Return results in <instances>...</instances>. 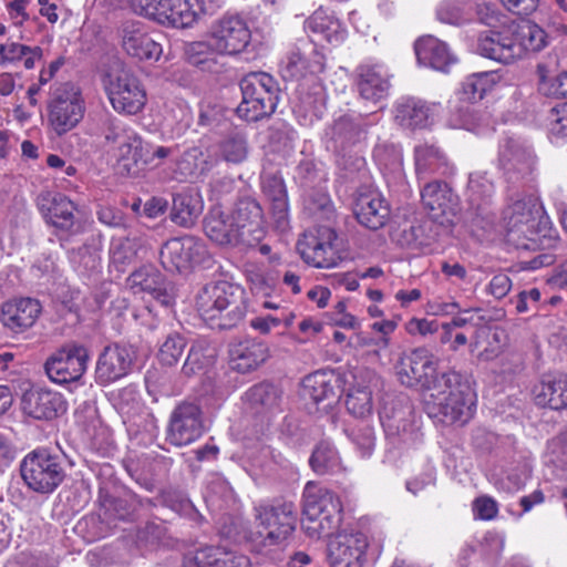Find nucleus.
<instances>
[{"label": "nucleus", "instance_id": "obj_10", "mask_svg": "<svg viewBox=\"0 0 567 567\" xmlns=\"http://www.w3.org/2000/svg\"><path fill=\"white\" fill-rule=\"evenodd\" d=\"M85 106L79 89L70 82L60 84L48 104V120L58 135L73 130L83 118Z\"/></svg>", "mask_w": 567, "mask_h": 567}, {"label": "nucleus", "instance_id": "obj_16", "mask_svg": "<svg viewBox=\"0 0 567 567\" xmlns=\"http://www.w3.org/2000/svg\"><path fill=\"white\" fill-rule=\"evenodd\" d=\"M89 359V350L85 347L72 344L48 358L44 370L55 383L78 381L86 371Z\"/></svg>", "mask_w": 567, "mask_h": 567}, {"label": "nucleus", "instance_id": "obj_52", "mask_svg": "<svg viewBox=\"0 0 567 567\" xmlns=\"http://www.w3.org/2000/svg\"><path fill=\"white\" fill-rule=\"evenodd\" d=\"M493 85L494 79L491 73H474L462 83L461 99L471 103L477 102L484 97Z\"/></svg>", "mask_w": 567, "mask_h": 567}, {"label": "nucleus", "instance_id": "obj_62", "mask_svg": "<svg viewBox=\"0 0 567 567\" xmlns=\"http://www.w3.org/2000/svg\"><path fill=\"white\" fill-rule=\"evenodd\" d=\"M548 122L553 134L567 135V103L554 106L549 111Z\"/></svg>", "mask_w": 567, "mask_h": 567}, {"label": "nucleus", "instance_id": "obj_1", "mask_svg": "<svg viewBox=\"0 0 567 567\" xmlns=\"http://www.w3.org/2000/svg\"><path fill=\"white\" fill-rule=\"evenodd\" d=\"M202 319L213 329L236 328L247 313V296L243 287L226 280L207 284L196 297Z\"/></svg>", "mask_w": 567, "mask_h": 567}, {"label": "nucleus", "instance_id": "obj_37", "mask_svg": "<svg viewBox=\"0 0 567 567\" xmlns=\"http://www.w3.org/2000/svg\"><path fill=\"white\" fill-rule=\"evenodd\" d=\"M535 403L551 410L567 409V377L543 380L534 386Z\"/></svg>", "mask_w": 567, "mask_h": 567}, {"label": "nucleus", "instance_id": "obj_4", "mask_svg": "<svg viewBox=\"0 0 567 567\" xmlns=\"http://www.w3.org/2000/svg\"><path fill=\"white\" fill-rule=\"evenodd\" d=\"M506 239L517 249L533 250L539 245L542 208L533 197L513 202L503 213Z\"/></svg>", "mask_w": 567, "mask_h": 567}, {"label": "nucleus", "instance_id": "obj_17", "mask_svg": "<svg viewBox=\"0 0 567 567\" xmlns=\"http://www.w3.org/2000/svg\"><path fill=\"white\" fill-rule=\"evenodd\" d=\"M369 540L361 532L339 533L327 546V559L330 567H357L364 564Z\"/></svg>", "mask_w": 567, "mask_h": 567}, {"label": "nucleus", "instance_id": "obj_19", "mask_svg": "<svg viewBox=\"0 0 567 567\" xmlns=\"http://www.w3.org/2000/svg\"><path fill=\"white\" fill-rule=\"evenodd\" d=\"M475 406V395L473 391L460 393L453 396H442L437 401H426L427 413L444 424L467 423L473 414Z\"/></svg>", "mask_w": 567, "mask_h": 567}, {"label": "nucleus", "instance_id": "obj_46", "mask_svg": "<svg viewBox=\"0 0 567 567\" xmlns=\"http://www.w3.org/2000/svg\"><path fill=\"white\" fill-rule=\"evenodd\" d=\"M309 464L320 475L336 474L343 471L338 451L327 441H321L315 446Z\"/></svg>", "mask_w": 567, "mask_h": 567}, {"label": "nucleus", "instance_id": "obj_38", "mask_svg": "<svg viewBox=\"0 0 567 567\" xmlns=\"http://www.w3.org/2000/svg\"><path fill=\"white\" fill-rule=\"evenodd\" d=\"M357 86L361 97L378 102L388 95L389 81L386 76L371 65H360L357 69Z\"/></svg>", "mask_w": 567, "mask_h": 567}, {"label": "nucleus", "instance_id": "obj_18", "mask_svg": "<svg viewBox=\"0 0 567 567\" xmlns=\"http://www.w3.org/2000/svg\"><path fill=\"white\" fill-rule=\"evenodd\" d=\"M135 360L132 347L111 343L103 348L95 365V381L100 385L115 382L131 371Z\"/></svg>", "mask_w": 567, "mask_h": 567}, {"label": "nucleus", "instance_id": "obj_33", "mask_svg": "<svg viewBox=\"0 0 567 567\" xmlns=\"http://www.w3.org/2000/svg\"><path fill=\"white\" fill-rule=\"evenodd\" d=\"M302 385L305 395L315 403L327 401L330 405L339 398L340 379L332 371H316L303 379Z\"/></svg>", "mask_w": 567, "mask_h": 567}, {"label": "nucleus", "instance_id": "obj_24", "mask_svg": "<svg viewBox=\"0 0 567 567\" xmlns=\"http://www.w3.org/2000/svg\"><path fill=\"white\" fill-rule=\"evenodd\" d=\"M38 206L47 223L69 231L75 224V204L60 193L44 192L38 196Z\"/></svg>", "mask_w": 567, "mask_h": 567}, {"label": "nucleus", "instance_id": "obj_34", "mask_svg": "<svg viewBox=\"0 0 567 567\" xmlns=\"http://www.w3.org/2000/svg\"><path fill=\"white\" fill-rule=\"evenodd\" d=\"M262 190L270 200L271 215L276 227L284 230L287 228L288 197L284 179L280 176L269 174L262 178Z\"/></svg>", "mask_w": 567, "mask_h": 567}, {"label": "nucleus", "instance_id": "obj_21", "mask_svg": "<svg viewBox=\"0 0 567 567\" xmlns=\"http://www.w3.org/2000/svg\"><path fill=\"white\" fill-rule=\"evenodd\" d=\"M127 284L134 293L146 292L161 305L168 307L175 301V287L153 266L145 265L127 278Z\"/></svg>", "mask_w": 567, "mask_h": 567}, {"label": "nucleus", "instance_id": "obj_54", "mask_svg": "<svg viewBox=\"0 0 567 567\" xmlns=\"http://www.w3.org/2000/svg\"><path fill=\"white\" fill-rule=\"evenodd\" d=\"M187 346L186 339L177 332L169 333L161 343L157 359L161 364L173 367L178 363Z\"/></svg>", "mask_w": 567, "mask_h": 567}, {"label": "nucleus", "instance_id": "obj_41", "mask_svg": "<svg viewBox=\"0 0 567 567\" xmlns=\"http://www.w3.org/2000/svg\"><path fill=\"white\" fill-rule=\"evenodd\" d=\"M245 398L257 412H274L280 410L282 391L272 383L260 382L252 385Z\"/></svg>", "mask_w": 567, "mask_h": 567}, {"label": "nucleus", "instance_id": "obj_3", "mask_svg": "<svg viewBox=\"0 0 567 567\" xmlns=\"http://www.w3.org/2000/svg\"><path fill=\"white\" fill-rule=\"evenodd\" d=\"M243 100L236 109L237 115L247 122H257L271 116L279 101L280 89L268 73L251 72L240 81Z\"/></svg>", "mask_w": 567, "mask_h": 567}, {"label": "nucleus", "instance_id": "obj_64", "mask_svg": "<svg viewBox=\"0 0 567 567\" xmlns=\"http://www.w3.org/2000/svg\"><path fill=\"white\" fill-rule=\"evenodd\" d=\"M97 219L111 227H120L124 225L123 213L112 206H100L96 212Z\"/></svg>", "mask_w": 567, "mask_h": 567}, {"label": "nucleus", "instance_id": "obj_5", "mask_svg": "<svg viewBox=\"0 0 567 567\" xmlns=\"http://www.w3.org/2000/svg\"><path fill=\"white\" fill-rule=\"evenodd\" d=\"M22 480L37 493L50 494L66 476L64 461L45 449H39L24 456L20 464Z\"/></svg>", "mask_w": 567, "mask_h": 567}, {"label": "nucleus", "instance_id": "obj_20", "mask_svg": "<svg viewBox=\"0 0 567 567\" xmlns=\"http://www.w3.org/2000/svg\"><path fill=\"white\" fill-rule=\"evenodd\" d=\"M533 151L519 140L509 137L499 148L498 165L508 181H519L529 176L535 168Z\"/></svg>", "mask_w": 567, "mask_h": 567}, {"label": "nucleus", "instance_id": "obj_53", "mask_svg": "<svg viewBox=\"0 0 567 567\" xmlns=\"http://www.w3.org/2000/svg\"><path fill=\"white\" fill-rule=\"evenodd\" d=\"M216 161L206 155L200 147H192L184 152L179 162L182 172L189 176H198L207 173Z\"/></svg>", "mask_w": 567, "mask_h": 567}, {"label": "nucleus", "instance_id": "obj_31", "mask_svg": "<svg viewBox=\"0 0 567 567\" xmlns=\"http://www.w3.org/2000/svg\"><path fill=\"white\" fill-rule=\"evenodd\" d=\"M477 51L481 55L508 64L519 58V48L514 45L513 35L487 31L480 35Z\"/></svg>", "mask_w": 567, "mask_h": 567}, {"label": "nucleus", "instance_id": "obj_8", "mask_svg": "<svg viewBox=\"0 0 567 567\" xmlns=\"http://www.w3.org/2000/svg\"><path fill=\"white\" fill-rule=\"evenodd\" d=\"M256 518L265 529L260 533L264 546H280L292 536L296 529L297 506L291 501L276 499L270 504L258 506Z\"/></svg>", "mask_w": 567, "mask_h": 567}, {"label": "nucleus", "instance_id": "obj_44", "mask_svg": "<svg viewBox=\"0 0 567 567\" xmlns=\"http://www.w3.org/2000/svg\"><path fill=\"white\" fill-rule=\"evenodd\" d=\"M429 390L433 391L429 401H437L439 398L442 396L450 398L455 394L457 395L460 393L472 391L466 378L455 370H449L440 374L437 373L435 382H433Z\"/></svg>", "mask_w": 567, "mask_h": 567}, {"label": "nucleus", "instance_id": "obj_13", "mask_svg": "<svg viewBox=\"0 0 567 567\" xmlns=\"http://www.w3.org/2000/svg\"><path fill=\"white\" fill-rule=\"evenodd\" d=\"M437 361L429 349L416 348L398 362V378L403 385L429 390L437 375Z\"/></svg>", "mask_w": 567, "mask_h": 567}, {"label": "nucleus", "instance_id": "obj_42", "mask_svg": "<svg viewBox=\"0 0 567 567\" xmlns=\"http://www.w3.org/2000/svg\"><path fill=\"white\" fill-rule=\"evenodd\" d=\"M512 35L514 45L519 48V58L527 52H539L547 45L546 31L529 20L518 24Z\"/></svg>", "mask_w": 567, "mask_h": 567}, {"label": "nucleus", "instance_id": "obj_23", "mask_svg": "<svg viewBox=\"0 0 567 567\" xmlns=\"http://www.w3.org/2000/svg\"><path fill=\"white\" fill-rule=\"evenodd\" d=\"M123 49L138 60H157L162 54V47L154 41L143 22L128 20L121 28Z\"/></svg>", "mask_w": 567, "mask_h": 567}, {"label": "nucleus", "instance_id": "obj_32", "mask_svg": "<svg viewBox=\"0 0 567 567\" xmlns=\"http://www.w3.org/2000/svg\"><path fill=\"white\" fill-rule=\"evenodd\" d=\"M184 567H250V560L245 555L226 553L219 548L205 547L185 555Z\"/></svg>", "mask_w": 567, "mask_h": 567}, {"label": "nucleus", "instance_id": "obj_56", "mask_svg": "<svg viewBox=\"0 0 567 567\" xmlns=\"http://www.w3.org/2000/svg\"><path fill=\"white\" fill-rule=\"evenodd\" d=\"M220 156L228 163L239 164L247 158L248 143L244 135L233 134L219 143Z\"/></svg>", "mask_w": 567, "mask_h": 567}, {"label": "nucleus", "instance_id": "obj_14", "mask_svg": "<svg viewBox=\"0 0 567 567\" xmlns=\"http://www.w3.org/2000/svg\"><path fill=\"white\" fill-rule=\"evenodd\" d=\"M207 258L205 244L193 236L172 238L159 251L162 266L172 272H181L193 265L203 264Z\"/></svg>", "mask_w": 567, "mask_h": 567}, {"label": "nucleus", "instance_id": "obj_57", "mask_svg": "<svg viewBox=\"0 0 567 567\" xmlns=\"http://www.w3.org/2000/svg\"><path fill=\"white\" fill-rule=\"evenodd\" d=\"M489 337H492V339L495 343L489 342L488 347L484 348L478 353V358L484 361L493 360L496 357H498L499 353L502 352V346H501V339H499L498 332L492 331L488 328H480L474 332V336L471 338V342H470V351L472 353H474L482 346L481 339L482 338L488 339Z\"/></svg>", "mask_w": 567, "mask_h": 567}, {"label": "nucleus", "instance_id": "obj_60", "mask_svg": "<svg viewBox=\"0 0 567 567\" xmlns=\"http://www.w3.org/2000/svg\"><path fill=\"white\" fill-rule=\"evenodd\" d=\"M132 128L123 124L117 118H109L104 127V137L106 142L118 144V146L127 141L130 134H135Z\"/></svg>", "mask_w": 567, "mask_h": 567}, {"label": "nucleus", "instance_id": "obj_36", "mask_svg": "<svg viewBox=\"0 0 567 567\" xmlns=\"http://www.w3.org/2000/svg\"><path fill=\"white\" fill-rule=\"evenodd\" d=\"M494 185L485 174L472 173L467 184V203L470 209L477 217L487 219L488 207L492 203Z\"/></svg>", "mask_w": 567, "mask_h": 567}, {"label": "nucleus", "instance_id": "obj_43", "mask_svg": "<svg viewBox=\"0 0 567 567\" xmlns=\"http://www.w3.org/2000/svg\"><path fill=\"white\" fill-rule=\"evenodd\" d=\"M414 159L419 178H425L434 173H444L447 167L446 156L434 145L422 144L416 146Z\"/></svg>", "mask_w": 567, "mask_h": 567}, {"label": "nucleus", "instance_id": "obj_48", "mask_svg": "<svg viewBox=\"0 0 567 567\" xmlns=\"http://www.w3.org/2000/svg\"><path fill=\"white\" fill-rule=\"evenodd\" d=\"M331 138L341 148L355 144L365 135V128L350 116H341L331 126Z\"/></svg>", "mask_w": 567, "mask_h": 567}, {"label": "nucleus", "instance_id": "obj_30", "mask_svg": "<svg viewBox=\"0 0 567 567\" xmlns=\"http://www.w3.org/2000/svg\"><path fill=\"white\" fill-rule=\"evenodd\" d=\"M417 62L434 70L446 72L456 58L449 45L434 35L420 37L414 43Z\"/></svg>", "mask_w": 567, "mask_h": 567}, {"label": "nucleus", "instance_id": "obj_50", "mask_svg": "<svg viewBox=\"0 0 567 567\" xmlns=\"http://www.w3.org/2000/svg\"><path fill=\"white\" fill-rule=\"evenodd\" d=\"M199 215V208L193 204L187 194H177L173 197L169 217L173 223L182 227H192Z\"/></svg>", "mask_w": 567, "mask_h": 567}, {"label": "nucleus", "instance_id": "obj_55", "mask_svg": "<svg viewBox=\"0 0 567 567\" xmlns=\"http://www.w3.org/2000/svg\"><path fill=\"white\" fill-rule=\"evenodd\" d=\"M538 91L546 96L567 99V71L554 78L547 76L545 65H537Z\"/></svg>", "mask_w": 567, "mask_h": 567}, {"label": "nucleus", "instance_id": "obj_40", "mask_svg": "<svg viewBox=\"0 0 567 567\" xmlns=\"http://www.w3.org/2000/svg\"><path fill=\"white\" fill-rule=\"evenodd\" d=\"M216 358L217 350L214 346L203 339L196 340L188 350L182 367V373L188 378L203 373L206 369L214 365Z\"/></svg>", "mask_w": 567, "mask_h": 567}, {"label": "nucleus", "instance_id": "obj_25", "mask_svg": "<svg viewBox=\"0 0 567 567\" xmlns=\"http://www.w3.org/2000/svg\"><path fill=\"white\" fill-rule=\"evenodd\" d=\"M151 164V144L135 133L117 147V168L121 174L137 176Z\"/></svg>", "mask_w": 567, "mask_h": 567}, {"label": "nucleus", "instance_id": "obj_29", "mask_svg": "<svg viewBox=\"0 0 567 567\" xmlns=\"http://www.w3.org/2000/svg\"><path fill=\"white\" fill-rule=\"evenodd\" d=\"M423 206L434 219L454 216L457 209V196L442 181L426 183L421 192Z\"/></svg>", "mask_w": 567, "mask_h": 567}, {"label": "nucleus", "instance_id": "obj_49", "mask_svg": "<svg viewBox=\"0 0 567 567\" xmlns=\"http://www.w3.org/2000/svg\"><path fill=\"white\" fill-rule=\"evenodd\" d=\"M305 29L315 34H321L328 42L339 41L343 38L340 23L323 10H317L305 22Z\"/></svg>", "mask_w": 567, "mask_h": 567}, {"label": "nucleus", "instance_id": "obj_61", "mask_svg": "<svg viewBox=\"0 0 567 567\" xmlns=\"http://www.w3.org/2000/svg\"><path fill=\"white\" fill-rule=\"evenodd\" d=\"M440 342L449 344L451 351L457 352L462 347L470 346L471 340L464 332L443 323L441 326Z\"/></svg>", "mask_w": 567, "mask_h": 567}, {"label": "nucleus", "instance_id": "obj_9", "mask_svg": "<svg viewBox=\"0 0 567 567\" xmlns=\"http://www.w3.org/2000/svg\"><path fill=\"white\" fill-rule=\"evenodd\" d=\"M250 38L245 20L237 16L223 17L212 25L207 43L195 42L190 45V51L203 53L210 48L221 54H238L249 44Z\"/></svg>", "mask_w": 567, "mask_h": 567}, {"label": "nucleus", "instance_id": "obj_12", "mask_svg": "<svg viewBox=\"0 0 567 567\" xmlns=\"http://www.w3.org/2000/svg\"><path fill=\"white\" fill-rule=\"evenodd\" d=\"M204 433V416L199 404L182 401L172 411L166 429V441L177 447L187 446Z\"/></svg>", "mask_w": 567, "mask_h": 567}, {"label": "nucleus", "instance_id": "obj_35", "mask_svg": "<svg viewBox=\"0 0 567 567\" xmlns=\"http://www.w3.org/2000/svg\"><path fill=\"white\" fill-rule=\"evenodd\" d=\"M430 111V106L422 100L403 99L394 107V121L404 130H421L429 124Z\"/></svg>", "mask_w": 567, "mask_h": 567}, {"label": "nucleus", "instance_id": "obj_47", "mask_svg": "<svg viewBox=\"0 0 567 567\" xmlns=\"http://www.w3.org/2000/svg\"><path fill=\"white\" fill-rule=\"evenodd\" d=\"M391 238L401 247L406 248H421L430 244L424 226L416 220L398 223L391 229Z\"/></svg>", "mask_w": 567, "mask_h": 567}, {"label": "nucleus", "instance_id": "obj_6", "mask_svg": "<svg viewBox=\"0 0 567 567\" xmlns=\"http://www.w3.org/2000/svg\"><path fill=\"white\" fill-rule=\"evenodd\" d=\"M132 10L164 27L185 29L199 18L200 0H130Z\"/></svg>", "mask_w": 567, "mask_h": 567}, {"label": "nucleus", "instance_id": "obj_2", "mask_svg": "<svg viewBox=\"0 0 567 567\" xmlns=\"http://www.w3.org/2000/svg\"><path fill=\"white\" fill-rule=\"evenodd\" d=\"M303 508L301 528L311 539L330 536L341 523L342 506L330 489L308 482L302 493Z\"/></svg>", "mask_w": 567, "mask_h": 567}, {"label": "nucleus", "instance_id": "obj_11", "mask_svg": "<svg viewBox=\"0 0 567 567\" xmlns=\"http://www.w3.org/2000/svg\"><path fill=\"white\" fill-rule=\"evenodd\" d=\"M297 249L305 262L316 268H332L341 260L338 234L330 225H319L302 235Z\"/></svg>", "mask_w": 567, "mask_h": 567}, {"label": "nucleus", "instance_id": "obj_45", "mask_svg": "<svg viewBox=\"0 0 567 567\" xmlns=\"http://www.w3.org/2000/svg\"><path fill=\"white\" fill-rule=\"evenodd\" d=\"M382 425L389 436H398L403 442L415 440L417 433L415 424L412 420V411L410 408L406 410L393 411L390 415L384 413L381 416Z\"/></svg>", "mask_w": 567, "mask_h": 567}, {"label": "nucleus", "instance_id": "obj_39", "mask_svg": "<svg viewBox=\"0 0 567 567\" xmlns=\"http://www.w3.org/2000/svg\"><path fill=\"white\" fill-rule=\"evenodd\" d=\"M205 234L220 246L238 247L233 216L213 209L204 220Z\"/></svg>", "mask_w": 567, "mask_h": 567}, {"label": "nucleus", "instance_id": "obj_58", "mask_svg": "<svg viewBox=\"0 0 567 567\" xmlns=\"http://www.w3.org/2000/svg\"><path fill=\"white\" fill-rule=\"evenodd\" d=\"M436 18L442 23L455 27L462 25L470 21L464 7L455 0H447L440 3V6L436 8Z\"/></svg>", "mask_w": 567, "mask_h": 567}, {"label": "nucleus", "instance_id": "obj_22", "mask_svg": "<svg viewBox=\"0 0 567 567\" xmlns=\"http://www.w3.org/2000/svg\"><path fill=\"white\" fill-rule=\"evenodd\" d=\"M41 311L42 306L37 299H11L2 303L0 320L12 332L20 333L34 326Z\"/></svg>", "mask_w": 567, "mask_h": 567}, {"label": "nucleus", "instance_id": "obj_26", "mask_svg": "<svg viewBox=\"0 0 567 567\" xmlns=\"http://www.w3.org/2000/svg\"><path fill=\"white\" fill-rule=\"evenodd\" d=\"M228 353L231 369L240 373L258 369L269 357L267 344L256 339L230 343Z\"/></svg>", "mask_w": 567, "mask_h": 567}, {"label": "nucleus", "instance_id": "obj_15", "mask_svg": "<svg viewBox=\"0 0 567 567\" xmlns=\"http://www.w3.org/2000/svg\"><path fill=\"white\" fill-rule=\"evenodd\" d=\"M238 247H254L266 235L264 212L252 198H241L231 213Z\"/></svg>", "mask_w": 567, "mask_h": 567}, {"label": "nucleus", "instance_id": "obj_7", "mask_svg": "<svg viewBox=\"0 0 567 567\" xmlns=\"http://www.w3.org/2000/svg\"><path fill=\"white\" fill-rule=\"evenodd\" d=\"M103 84L113 109L122 114L135 115L144 109L147 95L140 79L124 68L110 70Z\"/></svg>", "mask_w": 567, "mask_h": 567}, {"label": "nucleus", "instance_id": "obj_51", "mask_svg": "<svg viewBox=\"0 0 567 567\" xmlns=\"http://www.w3.org/2000/svg\"><path fill=\"white\" fill-rule=\"evenodd\" d=\"M349 413L355 417H365L372 412V391L367 384H357L349 389L346 399Z\"/></svg>", "mask_w": 567, "mask_h": 567}, {"label": "nucleus", "instance_id": "obj_27", "mask_svg": "<svg viewBox=\"0 0 567 567\" xmlns=\"http://www.w3.org/2000/svg\"><path fill=\"white\" fill-rule=\"evenodd\" d=\"M353 213L362 226L378 230L389 220L390 207L380 194L365 192L355 197Z\"/></svg>", "mask_w": 567, "mask_h": 567}, {"label": "nucleus", "instance_id": "obj_63", "mask_svg": "<svg viewBox=\"0 0 567 567\" xmlns=\"http://www.w3.org/2000/svg\"><path fill=\"white\" fill-rule=\"evenodd\" d=\"M474 516L489 520L497 516L498 506L495 499L489 496H480L473 502Z\"/></svg>", "mask_w": 567, "mask_h": 567}, {"label": "nucleus", "instance_id": "obj_28", "mask_svg": "<svg viewBox=\"0 0 567 567\" xmlns=\"http://www.w3.org/2000/svg\"><path fill=\"white\" fill-rule=\"evenodd\" d=\"M22 410L37 420H52L64 411L62 395L45 389H32L22 396Z\"/></svg>", "mask_w": 567, "mask_h": 567}, {"label": "nucleus", "instance_id": "obj_59", "mask_svg": "<svg viewBox=\"0 0 567 567\" xmlns=\"http://www.w3.org/2000/svg\"><path fill=\"white\" fill-rule=\"evenodd\" d=\"M305 56L299 51L291 52L281 66L284 79L295 80L302 78L308 71Z\"/></svg>", "mask_w": 567, "mask_h": 567}]
</instances>
